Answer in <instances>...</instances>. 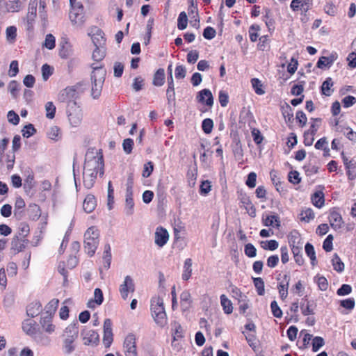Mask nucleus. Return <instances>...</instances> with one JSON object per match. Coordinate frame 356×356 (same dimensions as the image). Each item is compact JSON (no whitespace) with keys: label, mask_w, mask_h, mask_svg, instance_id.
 <instances>
[{"label":"nucleus","mask_w":356,"mask_h":356,"mask_svg":"<svg viewBox=\"0 0 356 356\" xmlns=\"http://www.w3.org/2000/svg\"><path fill=\"white\" fill-rule=\"evenodd\" d=\"M104 173V162L102 149L90 148L85 156L83 171V183L87 189L93 187L97 175L102 176Z\"/></svg>","instance_id":"obj_1"},{"label":"nucleus","mask_w":356,"mask_h":356,"mask_svg":"<svg viewBox=\"0 0 356 356\" xmlns=\"http://www.w3.org/2000/svg\"><path fill=\"white\" fill-rule=\"evenodd\" d=\"M106 51L105 47H95L92 55L93 60L97 62L91 65V95L93 99H98L100 97L105 81L106 70L102 64L98 63L104 58Z\"/></svg>","instance_id":"obj_2"},{"label":"nucleus","mask_w":356,"mask_h":356,"mask_svg":"<svg viewBox=\"0 0 356 356\" xmlns=\"http://www.w3.org/2000/svg\"><path fill=\"white\" fill-rule=\"evenodd\" d=\"M79 337L78 327L74 324L69 325L61 335V349L64 355L72 354L76 348Z\"/></svg>","instance_id":"obj_3"},{"label":"nucleus","mask_w":356,"mask_h":356,"mask_svg":"<svg viewBox=\"0 0 356 356\" xmlns=\"http://www.w3.org/2000/svg\"><path fill=\"white\" fill-rule=\"evenodd\" d=\"M99 232L94 226L89 227L84 234V250L88 256L92 257L99 242Z\"/></svg>","instance_id":"obj_4"},{"label":"nucleus","mask_w":356,"mask_h":356,"mask_svg":"<svg viewBox=\"0 0 356 356\" xmlns=\"http://www.w3.org/2000/svg\"><path fill=\"white\" fill-rule=\"evenodd\" d=\"M66 113L68 121L72 127H78L83 120V113L80 106L76 102H71L67 105Z\"/></svg>","instance_id":"obj_5"},{"label":"nucleus","mask_w":356,"mask_h":356,"mask_svg":"<svg viewBox=\"0 0 356 356\" xmlns=\"http://www.w3.org/2000/svg\"><path fill=\"white\" fill-rule=\"evenodd\" d=\"M126 195H125V212L130 216L134 213V202L133 200V187L134 178L129 175L126 184Z\"/></svg>","instance_id":"obj_6"},{"label":"nucleus","mask_w":356,"mask_h":356,"mask_svg":"<svg viewBox=\"0 0 356 356\" xmlns=\"http://www.w3.org/2000/svg\"><path fill=\"white\" fill-rule=\"evenodd\" d=\"M70 19L72 24L81 25L83 22L84 8L81 3L76 2L70 4Z\"/></svg>","instance_id":"obj_7"},{"label":"nucleus","mask_w":356,"mask_h":356,"mask_svg":"<svg viewBox=\"0 0 356 356\" xmlns=\"http://www.w3.org/2000/svg\"><path fill=\"white\" fill-rule=\"evenodd\" d=\"M53 313H42L40 317V325L43 332L52 334L56 330V325L53 323Z\"/></svg>","instance_id":"obj_8"},{"label":"nucleus","mask_w":356,"mask_h":356,"mask_svg":"<svg viewBox=\"0 0 356 356\" xmlns=\"http://www.w3.org/2000/svg\"><path fill=\"white\" fill-rule=\"evenodd\" d=\"M123 348L125 356H138L134 334H129L126 337L124 341Z\"/></svg>","instance_id":"obj_9"},{"label":"nucleus","mask_w":356,"mask_h":356,"mask_svg":"<svg viewBox=\"0 0 356 356\" xmlns=\"http://www.w3.org/2000/svg\"><path fill=\"white\" fill-rule=\"evenodd\" d=\"M76 90L73 88L67 87L62 90L58 94V99L60 102H66L69 105L71 102H76Z\"/></svg>","instance_id":"obj_10"},{"label":"nucleus","mask_w":356,"mask_h":356,"mask_svg":"<svg viewBox=\"0 0 356 356\" xmlns=\"http://www.w3.org/2000/svg\"><path fill=\"white\" fill-rule=\"evenodd\" d=\"M113 341L112 323L110 319H106L104 323L103 343L106 348H109Z\"/></svg>","instance_id":"obj_11"},{"label":"nucleus","mask_w":356,"mask_h":356,"mask_svg":"<svg viewBox=\"0 0 356 356\" xmlns=\"http://www.w3.org/2000/svg\"><path fill=\"white\" fill-rule=\"evenodd\" d=\"M120 293L122 298L126 300L128 297L129 292H134L135 290V285L133 279L127 275L124 277L123 283L120 286Z\"/></svg>","instance_id":"obj_12"},{"label":"nucleus","mask_w":356,"mask_h":356,"mask_svg":"<svg viewBox=\"0 0 356 356\" xmlns=\"http://www.w3.org/2000/svg\"><path fill=\"white\" fill-rule=\"evenodd\" d=\"M29 242V241L28 238H19V236L14 235L10 243V250L14 254H17L26 248Z\"/></svg>","instance_id":"obj_13"},{"label":"nucleus","mask_w":356,"mask_h":356,"mask_svg":"<svg viewBox=\"0 0 356 356\" xmlns=\"http://www.w3.org/2000/svg\"><path fill=\"white\" fill-rule=\"evenodd\" d=\"M196 98L198 102L205 104L209 107H211L213 104V97L211 90L209 89L200 90Z\"/></svg>","instance_id":"obj_14"},{"label":"nucleus","mask_w":356,"mask_h":356,"mask_svg":"<svg viewBox=\"0 0 356 356\" xmlns=\"http://www.w3.org/2000/svg\"><path fill=\"white\" fill-rule=\"evenodd\" d=\"M169 239L168 231L162 227H157L155 232L154 242L159 247L164 246Z\"/></svg>","instance_id":"obj_15"},{"label":"nucleus","mask_w":356,"mask_h":356,"mask_svg":"<svg viewBox=\"0 0 356 356\" xmlns=\"http://www.w3.org/2000/svg\"><path fill=\"white\" fill-rule=\"evenodd\" d=\"M31 338L37 344L42 346H48L51 342V338L40 330Z\"/></svg>","instance_id":"obj_16"},{"label":"nucleus","mask_w":356,"mask_h":356,"mask_svg":"<svg viewBox=\"0 0 356 356\" xmlns=\"http://www.w3.org/2000/svg\"><path fill=\"white\" fill-rule=\"evenodd\" d=\"M22 329L24 332L31 337L40 330L38 328L36 323L31 319H26L23 321Z\"/></svg>","instance_id":"obj_17"},{"label":"nucleus","mask_w":356,"mask_h":356,"mask_svg":"<svg viewBox=\"0 0 356 356\" xmlns=\"http://www.w3.org/2000/svg\"><path fill=\"white\" fill-rule=\"evenodd\" d=\"M290 276L288 274H285L283 276V279L282 281L278 284L277 288L279 291V293L280 296V298L282 300H284L287 296H288V289L290 282Z\"/></svg>","instance_id":"obj_18"},{"label":"nucleus","mask_w":356,"mask_h":356,"mask_svg":"<svg viewBox=\"0 0 356 356\" xmlns=\"http://www.w3.org/2000/svg\"><path fill=\"white\" fill-rule=\"evenodd\" d=\"M151 312H165L163 299L159 295L154 296L151 299Z\"/></svg>","instance_id":"obj_19"},{"label":"nucleus","mask_w":356,"mask_h":356,"mask_svg":"<svg viewBox=\"0 0 356 356\" xmlns=\"http://www.w3.org/2000/svg\"><path fill=\"white\" fill-rule=\"evenodd\" d=\"M232 293L233 294V297L238 300L239 302V309L241 310L245 311L248 308V304L247 302V297L244 296L241 292L240 289L238 288L232 289Z\"/></svg>","instance_id":"obj_20"},{"label":"nucleus","mask_w":356,"mask_h":356,"mask_svg":"<svg viewBox=\"0 0 356 356\" xmlns=\"http://www.w3.org/2000/svg\"><path fill=\"white\" fill-rule=\"evenodd\" d=\"M329 222L334 229L337 230L341 228L342 224L341 214L337 211H331L329 216Z\"/></svg>","instance_id":"obj_21"},{"label":"nucleus","mask_w":356,"mask_h":356,"mask_svg":"<svg viewBox=\"0 0 356 356\" xmlns=\"http://www.w3.org/2000/svg\"><path fill=\"white\" fill-rule=\"evenodd\" d=\"M92 40L95 47H105L106 39L104 33L97 29L92 35Z\"/></svg>","instance_id":"obj_22"},{"label":"nucleus","mask_w":356,"mask_h":356,"mask_svg":"<svg viewBox=\"0 0 356 356\" xmlns=\"http://www.w3.org/2000/svg\"><path fill=\"white\" fill-rule=\"evenodd\" d=\"M96 205V200L94 195H88L83 201V208L86 213H90L94 211Z\"/></svg>","instance_id":"obj_23"},{"label":"nucleus","mask_w":356,"mask_h":356,"mask_svg":"<svg viewBox=\"0 0 356 356\" xmlns=\"http://www.w3.org/2000/svg\"><path fill=\"white\" fill-rule=\"evenodd\" d=\"M104 300L103 293L99 288L95 289L94 299L88 301V306L90 308L94 309L96 306L100 305Z\"/></svg>","instance_id":"obj_24"},{"label":"nucleus","mask_w":356,"mask_h":356,"mask_svg":"<svg viewBox=\"0 0 356 356\" xmlns=\"http://www.w3.org/2000/svg\"><path fill=\"white\" fill-rule=\"evenodd\" d=\"M172 334L174 340H179L184 337V330L182 326L176 321L172 323Z\"/></svg>","instance_id":"obj_25"},{"label":"nucleus","mask_w":356,"mask_h":356,"mask_svg":"<svg viewBox=\"0 0 356 356\" xmlns=\"http://www.w3.org/2000/svg\"><path fill=\"white\" fill-rule=\"evenodd\" d=\"M166 96L168 104L175 99L174 81L173 77L171 75L168 76V89L166 91Z\"/></svg>","instance_id":"obj_26"},{"label":"nucleus","mask_w":356,"mask_h":356,"mask_svg":"<svg viewBox=\"0 0 356 356\" xmlns=\"http://www.w3.org/2000/svg\"><path fill=\"white\" fill-rule=\"evenodd\" d=\"M99 340V335L95 331L90 330L83 338L85 345H95Z\"/></svg>","instance_id":"obj_27"},{"label":"nucleus","mask_w":356,"mask_h":356,"mask_svg":"<svg viewBox=\"0 0 356 356\" xmlns=\"http://www.w3.org/2000/svg\"><path fill=\"white\" fill-rule=\"evenodd\" d=\"M72 54L73 49L72 44L68 42H65L64 43H63L59 51V56L62 58H67L70 57Z\"/></svg>","instance_id":"obj_28"},{"label":"nucleus","mask_w":356,"mask_h":356,"mask_svg":"<svg viewBox=\"0 0 356 356\" xmlns=\"http://www.w3.org/2000/svg\"><path fill=\"white\" fill-rule=\"evenodd\" d=\"M111 262V251L109 244L104 245V250L103 254V266L106 270L110 268Z\"/></svg>","instance_id":"obj_29"},{"label":"nucleus","mask_w":356,"mask_h":356,"mask_svg":"<svg viewBox=\"0 0 356 356\" xmlns=\"http://www.w3.org/2000/svg\"><path fill=\"white\" fill-rule=\"evenodd\" d=\"M165 71L163 68H159L154 74L153 85L155 86H161L164 83Z\"/></svg>","instance_id":"obj_30"},{"label":"nucleus","mask_w":356,"mask_h":356,"mask_svg":"<svg viewBox=\"0 0 356 356\" xmlns=\"http://www.w3.org/2000/svg\"><path fill=\"white\" fill-rule=\"evenodd\" d=\"M192 273V259L190 258L184 261L182 279L187 281L190 279Z\"/></svg>","instance_id":"obj_31"},{"label":"nucleus","mask_w":356,"mask_h":356,"mask_svg":"<svg viewBox=\"0 0 356 356\" xmlns=\"http://www.w3.org/2000/svg\"><path fill=\"white\" fill-rule=\"evenodd\" d=\"M180 302L184 310L188 308L191 303V296L188 291H184L180 295Z\"/></svg>","instance_id":"obj_32"},{"label":"nucleus","mask_w":356,"mask_h":356,"mask_svg":"<svg viewBox=\"0 0 356 356\" xmlns=\"http://www.w3.org/2000/svg\"><path fill=\"white\" fill-rule=\"evenodd\" d=\"M312 201L313 204L317 208H321L324 205L325 199L324 195L321 191L316 192L312 196Z\"/></svg>","instance_id":"obj_33"},{"label":"nucleus","mask_w":356,"mask_h":356,"mask_svg":"<svg viewBox=\"0 0 356 356\" xmlns=\"http://www.w3.org/2000/svg\"><path fill=\"white\" fill-rule=\"evenodd\" d=\"M333 86V81L332 78L327 77L325 81L323 83L321 86L322 94L325 96H330L333 92L331 87Z\"/></svg>","instance_id":"obj_34"},{"label":"nucleus","mask_w":356,"mask_h":356,"mask_svg":"<svg viewBox=\"0 0 356 356\" xmlns=\"http://www.w3.org/2000/svg\"><path fill=\"white\" fill-rule=\"evenodd\" d=\"M305 250L306 254L307 255L308 257H309L311 260L312 265L315 266L316 262V257L313 245L309 243H307L305 246Z\"/></svg>","instance_id":"obj_35"},{"label":"nucleus","mask_w":356,"mask_h":356,"mask_svg":"<svg viewBox=\"0 0 356 356\" xmlns=\"http://www.w3.org/2000/svg\"><path fill=\"white\" fill-rule=\"evenodd\" d=\"M29 232V225L26 222H21L18 227V231L15 235L19 238H27Z\"/></svg>","instance_id":"obj_36"},{"label":"nucleus","mask_w":356,"mask_h":356,"mask_svg":"<svg viewBox=\"0 0 356 356\" xmlns=\"http://www.w3.org/2000/svg\"><path fill=\"white\" fill-rule=\"evenodd\" d=\"M152 317L156 323L161 327H164L168 323L166 313H154Z\"/></svg>","instance_id":"obj_37"},{"label":"nucleus","mask_w":356,"mask_h":356,"mask_svg":"<svg viewBox=\"0 0 356 356\" xmlns=\"http://www.w3.org/2000/svg\"><path fill=\"white\" fill-rule=\"evenodd\" d=\"M263 223L265 226L270 227L273 226L274 223H275V226L277 227L280 226V222L279 220V217L275 215H270L267 216L265 218H263Z\"/></svg>","instance_id":"obj_38"},{"label":"nucleus","mask_w":356,"mask_h":356,"mask_svg":"<svg viewBox=\"0 0 356 356\" xmlns=\"http://www.w3.org/2000/svg\"><path fill=\"white\" fill-rule=\"evenodd\" d=\"M264 20L269 31H274L275 29V20L272 17L271 12L269 9H266Z\"/></svg>","instance_id":"obj_39"},{"label":"nucleus","mask_w":356,"mask_h":356,"mask_svg":"<svg viewBox=\"0 0 356 356\" xmlns=\"http://www.w3.org/2000/svg\"><path fill=\"white\" fill-rule=\"evenodd\" d=\"M22 8V2L19 0L9 1L7 2V13L19 12Z\"/></svg>","instance_id":"obj_40"},{"label":"nucleus","mask_w":356,"mask_h":356,"mask_svg":"<svg viewBox=\"0 0 356 356\" xmlns=\"http://www.w3.org/2000/svg\"><path fill=\"white\" fill-rule=\"evenodd\" d=\"M346 169L348 178L351 180L354 179L356 177V161L353 159H350Z\"/></svg>","instance_id":"obj_41"},{"label":"nucleus","mask_w":356,"mask_h":356,"mask_svg":"<svg viewBox=\"0 0 356 356\" xmlns=\"http://www.w3.org/2000/svg\"><path fill=\"white\" fill-rule=\"evenodd\" d=\"M332 263L336 271L341 273L344 270V264L337 253L333 255Z\"/></svg>","instance_id":"obj_42"},{"label":"nucleus","mask_w":356,"mask_h":356,"mask_svg":"<svg viewBox=\"0 0 356 356\" xmlns=\"http://www.w3.org/2000/svg\"><path fill=\"white\" fill-rule=\"evenodd\" d=\"M300 220L305 222H309L310 220L314 218V213L310 208L302 210L300 214Z\"/></svg>","instance_id":"obj_43"},{"label":"nucleus","mask_w":356,"mask_h":356,"mask_svg":"<svg viewBox=\"0 0 356 356\" xmlns=\"http://www.w3.org/2000/svg\"><path fill=\"white\" fill-rule=\"evenodd\" d=\"M188 17L186 13L183 11L179 15L177 19V28L179 30H184L187 27Z\"/></svg>","instance_id":"obj_44"},{"label":"nucleus","mask_w":356,"mask_h":356,"mask_svg":"<svg viewBox=\"0 0 356 356\" xmlns=\"http://www.w3.org/2000/svg\"><path fill=\"white\" fill-rule=\"evenodd\" d=\"M51 140H58L60 138V130L57 126H52L47 132Z\"/></svg>","instance_id":"obj_45"},{"label":"nucleus","mask_w":356,"mask_h":356,"mask_svg":"<svg viewBox=\"0 0 356 356\" xmlns=\"http://www.w3.org/2000/svg\"><path fill=\"white\" fill-rule=\"evenodd\" d=\"M220 303L224 312H232V303L224 294L220 296Z\"/></svg>","instance_id":"obj_46"},{"label":"nucleus","mask_w":356,"mask_h":356,"mask_svg":"<svg viewBox=\"0 0 356 356\" xmlns=\"http://www.w3.org/2000/svg\"><path fill=\"white\" fill-rule=\"evenodd\" d=\"M56 106L51 102H48L45 104L46 117L49 119H53L55 117Z\"/></svg>","instance_id":"obj_47"},{"label":"nucleus","mask_w":356,"mask_h":356,"mask_svg":"<svg viewBox=\"0 0 356 356\" xmlns=\"http://www.w3.org/2000/svg\"><path fill=\"white\" fill-rule=\"evenodd\" d=\"M253 282L255 288L257 289V293L262 296L264 293V282L261 277H256L253 279Z\"/></svg>","instance_id":"obj_48"},{"label":"nucleus","mask_w":356,"mask_h":356,"mask_svg":"<svg viewBox=\"0 0 356 356\" xmlns=\"http://www.w3.org/2000/svg\"><path fill=\"white\" fill-rule=\"evenodd\" d=\"M22 133L24 138H29L36 133V129L32 124H28L24 127Z\"/></svg>","instance_id":"obj_49"},{"label":"nucleus","mask_w":356,"mask_h":356,"mask_svg":"<svg viewBox=\"0 0 356 356\" xmlns=\"http://www.w3.org/2000/svg\"><path fill=\"white\" fill-rule=\"evenodd\" d=\"M261 245L265 250H269L273 251L278 248L279 243L275 240H270L266 241H262L261 243Z\"/></svg>","instance_id":"obj_50"},{"label":"nucleus","mask_w":356,"mask_h":356,"mask_svg":"<svg viewBox=\"0 0 356 356\" xmlns=\"http://www.w3.org/2000/svg\"><path fill=\"white\" fill-rule=\"evenodd\" d=\"M325 344L324 339L321 337H315L312 339V351L317 352Z\"/></svg>","instance_id":"obj_51"},{"label":"nucleus","mask_w":356,"mask_h":356,"mask_svg":"<svg viewBox=\"0 0 356 356\" xmlns=\"http://www.w3.org/2000/svg\"><path fill=\"white\" fill-rule=\"evenodd\" d=\"M251 83L252 88L254 89V91L257 95H261L265 93V91L262 89V84L260 80L257 78H253L251 79Z\"/></svg>","instance_id":"obj_52"},{"label":"nucleus","mask_w":356,"mask_h":356,"mask_svg":"<svg viewBox=\"0 0 356 356\" xmlns=\"http://www.w3.org/2000/svg\"><path fill=\"white\" fill-rule=\"evenodd\" d=\"M318 288L321 291H326L328 287L327 279L323 276H316L314 278Z\"/></svg>","instance_id":"obj_53"},{"label":"nucleus","mask_w":356,"mask_h":356,"mask_svg":"<svg viewBox=\"0 0 356 356\" xmlns=\"http://www.w3.org/2000/svg\"><path fill=\"white\" fill-rule=\"evenodd\" d=\"M213 127V122L210 118H206L202 121V128L204 132L207 134L212 131Z\"/></svg>","instance_id":"obj_54"},{"label":"nucleus","mask_w":356,"mask_h":356,"mask_svg":"<svg viewBox=\"0 0 356 356\" xmlns=\"http://www.w3.org/2000/svg\"><path fill=\"white\" fill-rule=\"evenodd\" d=\"M55 37L49 33L46 35L43 46L48 49H53L55 47Z\"/></svg>","instance_id":"obj_55"},{"label":"nucleus","mask_w":356,"mask_h":356,"mask_svg":"<svg viewBox=\"0 0 356 356\" xmlns=\"http://www.w3.org/2000/svg\"><path fill=\"white\" fill-rule=\"evenodd\" d=\"M245 254L247 257L253 258L257 255V249L252 243H248L245 245Z\"/></svg>","instance_id":"obj_56"},{"label":"nucleus","mask_w":356,"mask_h":356,"mask_svg":"<svg viewBox=\"0 0 356 356\" xmlns=\"http://www.w3.org/2000/svg\"><path fill=\"white\" fill-rule=\"evenodd\" d=\"M259 26L253 24L250 26L249 30L250 39L252 42H256L258 38V31H259Z\"/></svg>","instance_id":"obj_57"},{"label":"nucleus","mask_w":356,"mask_h":356,"mask_svg":"<svg viewBox=\"0 0 356 356\" xmlns=\"http://www.w3.org/2000/svg\"><path fill=\"white\" fill-rule=\"evenodd\" d=\"M6 38L9 41H13L15 40L17 36V28L14 26H10L7 27L6 31Z\"/></svg>","instance_id":"obj_58"},{"label":"nucleus","mask_w":356,"mask_h":356,"mask_svg":"<svg viewBox=\"0 0 356 356\" xmlns=\"http://www.w3.org/2000/svg\"><path fill=\"white\" fill-rule=\"evenodd\" d=\"M312 120H313L314 121V122L311 124L309 129L306 131L308 132L309 134H311L313 136H315V134H316V132L320 127V123L321 122V118H314V119L312 118Z\"/></svg>","instance_id":"obj_59"},{"label":"nucleus","mask_w":356,"mask_h":356,"mask_svg":"<svg viewBox=\"0 0 356 356\" xmlns=\"http://www.w3.org/2000/svg\"><path fill=\"white\" fill-rule=\"evenodd\" d=\"M134 146V140L131 138H127L123 140L122 147L124 152L127 154L131 153Z\"/></svg>","instance_id":"obj_60"},{"label":"nucleus","mask_w":356,"mask_h":356,"mask_svg":"<svg viewBox=\"0 0 356 356\" xmlns=\"http://www.w3.org/2000/svg\"><path fill=\"white\" fill-rule=\"evenodd\" d=\"M296 119L297 120L301 127H303L306 125L307 118L305 113L303 111H298L296 113Z\"/></svg>","instance_id":"obj_61"},{"label":"nucleus","mask_w":356,"mask_h":356,"mask_svg":"<svg viewBox=\"0 0 356 356\" xmlns=\"http://www.w3.org/2000/svg\"><path fill=\"white\" fill-rule=\"evenodd\" d=\"M352 291V287L349 284H343L341 285V286L338 289L337 293L338 296H346L351 293Z\"/></svg>","instance_id":"obj_62"},{"label":"nucleus","mask_w":356,"mask_h":356,"mask_svg":"<svg viewBox=\"0 0 356 356\" xmlns=\"http://www.w3.org/2000/svg\"><path fill=\"white\" fill-rule=\"evenodd\" d=\"M324 10L327 15L330 16H334L337 12V9L332 2L327 3L324 7Z\"/></svg>","instance_id":"obj_63"},{"label":"nucleus","mask_w":356,"mask_h":356,"mask_svg":"<svg viewBox=\"0 0 356 356\" xmlns=\"http://www.w3.org/2000/svg\"><path fill=\"white\" fill-rule=\"evenodd\" d=\"M216 35V30L211 26H207L203 31V36L207 40H211L215 38Z\"/></svg>","instance_id":"obj_64"}]
</instances>
